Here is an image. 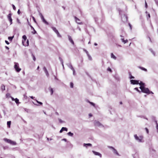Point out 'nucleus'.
<instances>
[{"label":"nucleus","instance_id":"nucleus-1","mask_svg":"<svg viewBox=\"0 0 158 158\" xmlns=\"http://www.w3.org/2000/svg\"><path fill=\"white\" fill-rule=\"evenodd\" d=\"M139 88L141 89V92L146 93L148 94H153L152 91H150L148 88H145V87H142V86H140Z\"/></svg>","mask_w":158,"mask_h":158},{"label":"nucleus","instance_id":"nucleus-2","mask_svg":"<svg viewBox=\"0 0 158 158\" xmlns=\"http://www.w3.org/2000/svg\"><path fill=\"white\" fill-rule=\"evenodd\" d=\"M134 137L135 139L139 142L142 143L144 142L143 140V137L142 136H138L137 135H135Z\"/></svg>","mask_w":158,"mask_h":158},{"label":"nucleus","instance_id":"nucleus-3","mask_svg":"<svg viewBox=\"0 0 158 158\" xmlns=\"http://www.w3.org/2000/svg\"><path fill=\"white\" fill-rule=\"evenodd\" d=\"M4 140L5 142H7V143H9L11 145H14L16 144V143L14 141H13L10 139H7V138H4Z\"/></svg>","mask_w":158,"mask_h":158},{"label":"nucleus","instance_id":"nucleus-4","mask_svg":"<svg viewBox=\"0 0 158 158\" xmlns=\"http://www.w3.org/2000/svg\"><path fill=\"white\" fill-rule=\"evenodd\" d=\"M15 64L14 68L17 72H19L21 70V69L19 68V64L15 62Z\"/></svg>","mask_w":158,"mask_h":158},{"label":"nucleus","instance_id":"nucleus-5","mask_svg":"<svg viewBox=\"0 0 158 158\" xmlns=\"http://www.w3.org/2000/svg\"><path fill=\"white\" fill-rule=\"evenodd\" d=\"M39 15L43 22L46 25H48V23L45 20L42 14L40 12Z\"/></svg>","mask_w":158,"mask_h":158},{"label":"nucleus","instance_id":"nucleus-6","mask_svg":"<svg viewBox=\"0 0 158 158\" xmlns=\"http://www.w3.org/2000/svg\"><path fill=\"white\" fill-rule=\"evenodd\" d=\"M94 124L95 126L100 127H103V126L102 125L100 122H99L98 121L95 120L94 121Z\"/></svg>","mask_w":158,"mask_h":158},{"label":"nucleus","instance_id":"nucleus-7","mask_svg":"<svg viewBox=\"0 0 158 158\" xmlns=\"http://www.w3.org/2000/svg\"><path fill=\"white\" fill-rule=\"evenodd\" d=\"M130 82L133 85L138 84L139 83V81L135 80H130Z\"/></svg>","mask_w":158,"mask_h":158},{"label":"nucleus","instance_id":"nucleus-8","mask_svg":"<svg viewBox=\"0 0 158 158\" xmlns=\"http://www.w3.org/2000/svg\"><path fill=\"white\" fill-rule=\"evenodd\" d=\"M122 21L124 22H126L127 21V17L125 15L121 16Z\"/></svg>","mask_w":158,"mask_h":158},{"label":"nucleus","instance_id":"nucleus-9","mask_svg":"<svg viewBox=\"0 0 158 158\" xmlns=\"http://www.w3.org/2000/svg\"><path fill=\"white\" fill-rule=\"evenodd\" d=\"M11 13H10L8 15H7V18L9 20L10 22V24H12V19L11 18Z\"/></svg>","mask_w":158,"mask_h":158},{"label":"nucleus","instance_id":"nucleus-10","mask_svg":"<svg viewBox=\"0 0 158 158\" xmlns=\"http://www.w3.org/2000/svg\"><path fill=\"white\" fill-rule=\"evenodd\" d=\"M74 18L75 19L76 22L78 24H82V22H80V20L77 18L75 16Z\"/></svg>","mask_w":158,"mask_h":158},{"label":"nucleus","instance_id":"nucleus-11","mask_svg":"<svg viewBox=\"0 0 158 158\" xmlns=\"http://www.w3.org/2000/svg\"><path fill=\"white\" fill-rule=\"evenodd\" d=\"M93 152L94 154L95 155L98 156H100V158L102 157V154H100V153L96 152L95 151H92Z\"/></svg>","mask_w":158,"mask_h":158},{"label":"nucleus","instance_id":"nucleus-12","mask_svg":"<svg viewBox=\"0 0 158 158\" xmlns=\"http://www.w3.org/2000/svg\"><path fill=\"white\" fill-rule=\"evenodd\" d=\"M43 70H44V72L46 73V76L47 77H48L49 74L48 72V71L46 68V67H44L43 68Z\"/></svg>","mask_w":158,"mask_h":158},{"label":"nucleus","instance_id":"nucleus-13","mask_svg":"<svg viewBox=\"0 0 158 158\" xmlns=\"http://www.w3.org/2000/svg\"><path fill=\"white\" fill-rule=\"evenodd\" d=\"M68 38H69V41H70V42L73 44V45H74V42L73 41V40L72 38V37L71 36H69V35L68 36Z\"/></svg>","mask_w":158,"mask_h":158},{"label":"nucleus","instance_id":"nucleus-14","mask_svg":"<svg viewBox=\"0 0 158 158\" xmlns=\"http://www.w3.org/2000/svg\"><path fill=\"white\" fill-rule=\"evenodd\" d=\"M49 91L51 92V94L52 95V94L53 93V89L51 87H49L48 89Z\"/></svg>","mask_w":158,"mask_h":158},{"label":"nucleus","instance_id":"nucleus-15","mask_svg":"<svg viewBox=\"0 0 158 158\" xmlns=\"http://www.w3.org/2000/svg\"><path fill=\"white\" fill-rule=\"evenodd\" d=\"M68 66L70 69L71 70L73 69V68L72 66V65L71 63H69L67 64Z\"/></svg>","mask_w":158,"mask_h":158},{"label":"nucleus","instance_id":"nucleus-16","mask_svg":"<svg viewBox=\"0 0 158 158\" xmlns=\"http://www.w3.org/2000/svg\"><path fill=\"white\" fill-rule=\"evenodd\" d=\"M138 84L139 85H140V86H142V87H144L145 86V84L142 81H140L139 83V82Z\"/></svg>","mask_w":158,"mask_h":158},{"label":"nucleus","instance_id":"nucleus-17","mask_svg":"<svg viewBox=\"0 0 158 158\" xmlns=\"http://www.w3.org/2000/svg\"><path fill=\"white\" fill-rule=\"evenodd\" d=\"M83 146L84 147H86V148H87L88 146H91L92 144L90 143H84L83 144Z\"/></svg>","mask_w":158,"mask_h":158},{"label":"nucleus","instance_id":"nucleus-18","mask_svg":"<svg viewBox=\"0 0 158 158\" xmlns=\"http://www.w3.org/2000/svg\"><path fill=\"white\" fill-rule=\"evenodd\" d=\"M113 152L114 154H115L117 155L118 156L119 155V154L118 153L117 151L114 148L113 149Z\"/></svg>","mask_w":158,"mask_h":158},{"label":"nucleus","instance_id":"nucleus-19","mask_svg":"<svg viewBox=\"0 0 158 158\" xmlns=\"http://www.w3.org/2000/svg\"><path fill=\"white\" fill-rule=\"evenodd\" d=\"M111 58L114 59V60H116V57L113 54V53H111Z\"/></svg>","mask_w":158,"mask_h":158},{"label":"nucleus","instance_id":"nucleus-20","mask_svg":"<svg viewBox=\"0 0 158 158\" xmlns=\"http://www.w3.org/2000/svg\"><path fill=\"white\" fill-rule=\"evenodd\" d=\"M1 89L2 91L5 90V86L4 85H1Z\"/></svg>","mask_w":158,"mask_h":158},{"label":"nucleus","instance_id":"nucleus-21","mask_svg":"<svg viewBox=\"0 0 158 158\" xmlns=\"http://www.w3.org/2000/svg\"><path fill=\"white\" fill-rule=\"evenodd\" d=\"M138 67L139 69H142L144 71H146V72L147 71V69H145L143 67H141L140 66H139Z\"/></svg>","mask_w":158,"mask_h":158},{"label":"nucleus","instance_id":"nucleus-22","mask_svg":"<svg viewBox=\"0 0 158 158\" xmlns=\"http://www.w3.org/2000/svg\"><path fill=\"white\" fill-rule=\"evenodd\" d=\"M11 123V122L10 121H7V127L9 128L10 127Z\"/></svg>","mask_w":158,"mask_h":158},{"label":"nucleus","instance_id":"nucleus-23","mask_svg":"<svg viewBox=\"0 0 158 158\" xmlns=\"http://www.w3.org/2000/svg\"><path fill=\"white\" fill-rule=\"evenodd\" d=\"M59 59H60V61L61 63V64H62V65L63 67L64 68V64H63V60L60 57L59 58Z\"/></svg>","mask_w":158,"mask_h":158},{"label":"nucleus","instance_id":"nucleus-24","mask_svg":"<svg viewBox=\"0 0 158 158\" xmlns=\"http://www.w3.org/2000/svg\"><path fill=\"white\" fill-rule=\"evenodd\" d=\"M68 135L69 136H72L73 135V134L71 132H69L68 133Z\"/></svg>","mask_w":158,"mask_h":158},{"label":"nucleus","instance_id":"nucleus-25","mask_svg":"<svg viewBox=\"0 0 158 158\" xmlns=\"http://www.w3.org/2000/svg\"><path fill=\"white\" fill-rule=\"evenodd\" d=\"M15 101L16 104H18V103H19V100L18 99H17V98H16L15 99Z\"/></svg>","mask_w":158,"mask_h":158},{"label":"nucleus","instance_id":"nucleus-26","mask_svg":"<svg viewBox=\"0 0 158 158\" xmlns=\"http://www.w3.org/2000/svg\"><path fill=\"white\" fill-rule=\"evenodd\" d=\"M87 56H88V59L90 60H91L92 59L91 57L89 55V53L87 54Z\"/></svg>","mask_w":158,"mask_h":158},{"label":"nucleus","instance_id":"nucleus-27","mask_svg":"<svg viewBox=\"0 0 158 158\" xmlns=\"http://www.w3.org/2000/svg\"><path fill=\"white\" fill-rule=\"evenodd\" d=\"M14 37V36H9L8 37V40H12L13 39Z\"/></svg>","mask_w":158,"mask_h":158},{"label":"nucleus","instance_id":"nucleus-28","mask_svg":"<svg viewBox=\"0 0 158 158\" xmlns=\"http://www.w3.org/2000/svg\"><path fill=\"white\" fill-rule=\"evenodd\" d=\"M35 101H36V102L38 104H40V105H42L43 104V103L41 102H39L38 101H37V100H35Z\"/></svg>","mask_w":158,"mask_h":158},{"label":"nucleus","instance_id":"nucleus-29","mask_svg":"<svg viewBox=\"0 0 158 158\" xmlns=\"http://www.w3.org/2000/svg\"><path fill=\"white\" fill-rule=\"evenodd\" d=\"M52 30L54 31L55 32L57 30L56 29V28L54 27H52Z\"/></svg>","mask_w":158,"mask_h":158},{"label":"nucleus","instance_id":"nucleus-30","mask_svg":"<svg viewBox=\"0 0 158 158\" xmlns=\"http://www.w3.org/2000/svg\"><path fill=\"white\" fill-rule=\"evenodd\" d=\"M134 89L137 90L138 92H139V93H141V91L140 90H139L138 88L137 87H136L135 88H134Z\"/></svg>","mask_w":158,"mask_h":158},{"label":"nucleus","instance_id":"nucleus-31","mask_svg":"<svg viewBox=\"0 0 158 158\" xmlns=\"http://www.w3.org/2000/svg\"><path fill=\"white\" fill-rule=\"evenodd\" d=\"M22 38L25 41L27 39V37L25 35H23Z\"/></svg>","mask_w":158,"mask_h":158},{"label":"nucleus","instance_id":"nucleus-32","mask_svg":"<svg viewBox=\"0 0 158 158\" xmlns=\"http://www.w3.org/2000/svg\"><path fill=\"white\" fill-rule=\"evenodd\" d=\"M32 57L33 59V60L34 61H35V60H36V58H35V56H34V55L33 54H32Z\"/></svg>","mask_w":158,"mask_h":158},{"label":"nucleus","instance_id":"nucleus-33","mask_svg":"<svg viewBox=\"0 0 158 158\" xmlns=\"http://www.w3.org/2000/svg\"><path fill=\"white\" fill-rule=\"evenodd\" d=\"M129 75L130 76V79H134L135 78L133 76H132L131 75V74L130 73H129Z\"/></svg>","mask_w":158,"mask_h":158},{"label":"nucleus","instance_id":"nucleus-34","mask_svg":"<svg viewBox=\"0 0 158 158\" xmlns=\"http://www.w3.org/2000/svg\"><path fill=\"white\" fill-rule=\"evenodd\" d=\"M59 120V122H60V123H65L64 121H62V120L61 119H58Z\"/></svg>","mask_w":158,"mask_h":158},{"label":"nucleus","instance_id":"nucleus-35","mask_svg":"<svg viewBox=\"0 0 158 158\" xmlns=\"http://www.w3.org/2000/svg\"><path fill=\"white\" fill-rule=\"evenodd\" d=\"M155 122H156V129H157V132H158V123H157V121H155Z\"/></svg>","mask_w":158,"mask_h":158},{"label":"nucleus","instance_id":"nucleus-36","mask_svg":"<svg viewBox=\"0 0 158 158\" xmlns=\"http://www.w3.org/2000/svg\"><path fill=\"white\" fill-rule=\"evenodd\" d=\"M70 87L72 88H73V82H71L70 83Z\"/></svg>","mask_w":158,"mask_h":158},{"label":"nucleus","instance_id":"nucleus-37","mask_svg":"<svg viewBox=\"0 0 158 158\" xmlns=\"http://www.w3.org/2000/svg\"><path fill=\"white\" fill-rule=\"evenodd\" d=\"M88 102H89L91 105H93V106H94L95 104L94 103H93L92 102H89V101H88Z\"/></svg>","mask_w":158,"mask_h":158},{"label":"nucleus","instance_id":"nucleus-38","mask_svg":"<svg viewBox=\"0 0 158 158\" xmlns=\"http://www.w3.org/2000/svg\"><path fill=\"white\" fill-rule=\"evenodd\" d=\"M150 51H151V52L153 55L155 56V52L152 49H151Z\"/></svg>","mask_w":158,"mask_h":158},{"label":"nucleus","instance_id":"nucleus-39","mask_svg":"<svg viewBox=\"0 0 158 158\" xmlns=\"http://www.w3.org/2000/svg\"><path fill=\"white\" fill-rule=\"evenodd\" d=\"M72 70L73 71V75H76L75 71V70L73 68V69H72Z\"/></svg>","mask_w":158,"mask_h":158},{"label":"nucleus","instance_id":"nucleus-40","mask_svg":"<svg viewBox=\"0 0 158 158\" xmlns=\"http://www.w3.org/2000/svg\"><path fill=\"white\" fill-rule=\"evenodd\" d=\"M62 128H64V129H63V131H67L68 129H67V128L65 127H62Z\"/></svg>","mask_w":158,"mask_h":158},{"label":"nucleus","instance_id":"nucleus-41","mask_svg":"<svg viewBox=\"0 0 158 158\" xmlns=\"http://www.w3.org/2000/svg\"><path fill=\"white\" fill-rule=\"evenodd\" d=\"M57 35L58 37H61V35L58 32L57 33Z\"/></svg>","mask_w":158,"mask_h":158},{"label":"nucleus","instance_id":"nucleus-42","mask_svg":"<svg viewBox=\"0 0 158 158\" xmlns=\"http://www.w3.org/2000/svg\"><path fill=\"white\" fill-rule=\"evenodd\" d=\"M33 31H34V32H33V31H32L31 33H32L33 34H35V33H36V31L35 30V29H33Z\"/></svg>","mask_w":158,"mask_h":158},{"label":"nucleus","instance_id":"nucleus-43","mask_svg":"<svg viewBox=\"0 0 158 158\" xmlns=\"http://www.w3.org/2000/svg\"><path fill=\"white\" fill-rule=\"evenodd\" d=\"M32 18L33 19L35 23H36V20L35 18L34 17H32Z\"/></svg>","mask_w":158,"mask_h":158},{"label":"nucleus","instance_id":"nucleus-44","mask_svg":"<svg viewBox=\"0 0 158 158\" xmlns=\"http://www.w3.org/2000/svg\"><path fill=\"white\" fill-rule=\"evenodd\" d=\"M107 70L110 71L111 72H112V70H111V69L110 68H108L107 69Z\"/></svg>","mask_w":158,"mask_h":158},{"label":"nucleus","instance_id":"nucleus-45","mask_svg":"<svg viewBox=\"0 0 158 158\" xmlns=\"http://www.w3.org/2000/svg\"><path fill=\"white\" fill-rule=\"evenodd\" d=\"M12 6L13 7V9L14 10H16V8H15V6L14 5L12 4Z\"/></svg>","mask_w":158,"mask_h":158},{"label":"nucleus","instance_id":"nucleus-46","mask_svg":"<svg viewBox=\"0 0 158 158\" xmlns=\"http://www.w3.org/2000/svg\"><path fill=\"white\" fill-rule=\"evenodd\" d=\"M145 7L146 8H147L148 7L146 1H145Z\"/></svg>","mask_w":158,"mask_h":158},{"label":"nucleus","instance_id":"nucleus-47","mask_svg":"<svg viewBox=\"0 0 158 158\" xmlns=\"http://www.w3.org/2000/svg\"><path fill=\"white\" fill-rule=\"evenodd\" d=\"M84 51L86 52L87 55L89 53L86 50L84 49Z\"/></svg>","mask_w":158,"mask_h":158},{"label":"nucleus","instance_id":"nucleus-48","mask_svg":"<svg viewBox=\"0 0 158 158\" xmlns=\"http://www.w3.org/2000/svg\"><path fill=\"white\" fill-rule=\"evenodd\" d=\"M64 129V128H62L60 130V132L62 133L63 131V129Z\"/></svg>","mask_w":158,"mask_h":158},{"label":"nucleus","instance_id":"nucleus-49","mask_svg":"<svg viewBox=\"0 0 158 158\" xmlns=\"http://www.w3.org/2000/svg\"><path fill=\"white\" fill-rule=\"evenodd\" d=\"M108 148L110 149H112L113 150L114 148V147L111 146H109Z\"/></svg>","mask_w":158,"mask_h":158},{"label":"nucleus","instance_id":"nucleus-50","mask_svg":"<svg viewBox=\"0 0 158 158\" xmlns=\"http://www.w3.org/2000/svg\"><path fill=\"white\" fill-rule=\"evenodd\" d=\"M157 5H158V0H155Z\"/></svg>","mask_w":158,"mask_h":158},{"label":"nucleus","instance_id":"nucleus-51","mask_svg":"<svg viewBox=\"0 0 158 158\" xmlns=\"http://www.w3.org/2000/svg\"><path fill=\"white\" fill-rule=\"evenodd\" d=\"M121 40H122V42L124 43L125 42V40H124V39L122 38L121 39Z\"/></svg>","mask_w":158,"mask_h":158},{"label":"nucleus","instance_id":"nucleus-52","mask_svg":"<svg viewBox=\"0 0 158 158\" xmlns=\"http://www.w3.org/2000/svg\"><path fill=\"white\" fill-rule=\"evenodd\" d=\"M5 43L7 44H9V43L7 40H5Z\"/></svg>","mask_w":158,"mask_h":158},{"label":"nucleus","instance_id":"nucleus-53","mask_svg":"<svg viewBox=\"0 0 158 158\" xmlns=\"http://www.w3.org/2000/svg\"><path fill=\"white\" fill-rule=\"evenodd\" d=\"M129 25L130 28L131 29L132 28V27L131 24L130 23H129Z\"/></svg>","mask_w":158,"mask_h":158},{"label":"nucleus","instance_id":"nucleus-54","mask_svg":"<svg viewBox=\"0 0 158 158\" xmlns=\"http://www.w3.org/2000/svg\"><path fill=\"white\" fill-rule=\"evenodd\" d=\"M145 129L146 130V131H147V133H148V129L147 128H145Z\"/></svg>","mask_w":158,"mask_h":158},{"label":"nucleus","instance_id":"nucleus-55","mask_svg":"<svg viewBox=\"0 0 158 158\" xmlns=\"http://www.w3.org/2000/svg\"><path fill=\"white\" fill-rule=\"evenodd\" d=\"M62 140L64 141H65V142L67 141V139H62Z\"/></svg>","mask_w":158,"mask_h":158},{"label":"nucleus","instance_id":"nucleus-56","mask_svg":"<svg viewBox=\"0 0 158 158\" xmlns=\"http://www.w3.org/2000/svg\"><path fill=\"white\" fill-rule=\"evenodd\" d=\"M17 13H18V14H20V10H19L18 12H17Z\"/></svg>","mask_w":158,"mask_h":158},{"label":"nucleus","instance_id":"nucleus-57","mask_svg":"<svg viewBox=\"0 0 158 158\" xmlns=\"http://www.w3.org/2000/svg\"><path fill=\"white\" fill-rule=\"evenodd\" d=\"M94 19H95V22L97 21L98 19H97V18H96V17H95L94 18Z\"/></svg>","mask_w":158,"mask_h":158},{"label":"nucleus","instance_id":"nucleus-58","mask_svg":"<svg viewBox=\"0 0 158 158\" xmlns=\"http://www.w3.org/2000/svg\"><path fill=\"white\" fill-rule=\"evenodd\" d=\"M77 29L79 30L80 31H81V29L79 27H77Z\"/></svg>","mask_w":158,"mask_h":158},{"label":"nucleus","instance_id":"nucleus-59","mask_svg":"<svg viewBox=\"0 0 158 158\" xmlns=\"http://www.w3.org/2000/svg\"><path fill=\"white\" fill-rule=\"evenodd\" d=\"M148 18H150V14L149 13H148Z\"/></svg>","mask_w":158,"mask_h":158},{"label":"nucleus","instance_id":"nucleus-60","mask_svg":"<svg viewBox=\"0 0 158 158\" xmlns=\"http://www.w3.org/2000/svg\"><path fill=\"white\" fill-rule=\"evenodd\" d=\"M27 20L28 25L30 26H31V24L29 23V22L28 21V19H27Z\"/></svg>","mask_w":158,"mask_h":158},{"label":"nucleus","instance_id":"nucleus-61","mask_svg":"<svg viewBox=\"0 0 158 158\" xmlns=\"http://www.w3.org/2000/svg\"><path fill=\"white\" fill-rule=\"evenodd\" d=\"M128 42L127 40H125V42H124V44H125L127 43Z\"/></svg>","mask_w":158,"mask_h":158},{"label":"nucleus","instance_id":"nucleus-62","mask_svg":"<svg viewBox=\"0 0 158 158\" xmlns=\"http://www.w3.org/2000/svg\"><path fill=\"white\" fill-rule=\"evenodd\" d=\"M17 22L19 23H20V22L19 21V19H17Z\"/></svg>","mask_w":158,"mask_h":158},{"label":"nucleus","instance_id":"nucleus-63","mask_svg":"<svg viewBox=\"0 0 158 158\" xmlns=\"http://www.w3.org/2000/svg\"><path fill=\"white\" fill-rule=\"evenodd\" d=\"M27 46H28L29 44V41L28 40L27 41Z\"/></svg>","mask_w":158,"mask_h":158},{"label":"nucleus","instance_id":"nucleus-64","mask_svg":"<svg viewBox=\"0 0 158 158\" xmlns=\"http://www.w3.org/2000/svg\"><path fill=\"white\" fill-rule=\"evenodd\" d=\"M31 27V28L33 30L34 29V28H33V27L31 25L30 26Z\"/></svg>","mask_w":158,"mask_h":158}]
</instances>
